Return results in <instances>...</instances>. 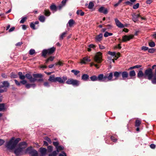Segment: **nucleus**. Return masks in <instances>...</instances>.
Wrapping results in <instances>:
<instances>
[{
  "label": "nucleus",
  "instance_id": "f257e3e1",
  "mask_svg": "<svg viewBox=\"0 0 156 156\" xmlns=\"http://www.w3.org/2000/svg\"><path fill=\"white\" fill-rule=\"evenodd\" d=\"M113 76L112 72H111L108 74V75H104L103 74H100L98 77L95 75L93 76L90 77V80L92 81H98L99 82H106L112 80Z\"/></svg>",
  "mask_w": 156,
  "mask_h": 156
},
{
  "label": "nucleus",
  "instance_id": "f03ea898",
  "mask_svg": "<svg viewBox=\"0 0 156 156\" xmlns=\"http://www.w3.org/2000/svg\"><path fill=\"white\" fill-rule=\"evenodd\" d=\"M21 140V139L17 138L16 139L12 137L10 140L7 141L5 144V146L7 150H12L15 148L17 144Z\"/></svg>",
  "mask_w": 156,
  "mask_h": 156
},
{
  "label": "nucleus",
  "instance_id": "7ed1b4c3",
  "mask_svg": "<svg viewBox=\"0 0 156 156\" xmlns=\"http://www.w3.org/2000/svg\"><path fill=\"white\" fill-rule=\"evenodd\" d=\"M32 75L34 78H33L32 76L30 73L26 74V77L29 80L31 83L34 82L36 81L40 82L43 81V79L42 78L43 76L41 74H33Z\"/></svg>",
  "mask_w": 156,
  "mask_h": 156
},
{
  "label": "nucleus",
  "instance_id": "20e7f679",
  "mask_svg": "<svg viewBox=\"0 0 156 156\" xmlns=\"http://www.w3.org/2000/svg\"><path fill=\"white\" fill-rule=\"evenodd\" d=\"M2 85H0V102H1L2 99V96L1 93L6 92L7 88L9 87L10 84L8 81H4L2 82Z\"/></svg>",
  "mask_w": 156,
  "mask_h": 156
},
{
  "label": "nucleus",
  "instance_id": "39448f33",
  "mask_svg": "<svg viewBox=\"0 0 156 156\" xmlns=\"http://www.w3.org/2000/svg\"><path fill=\"white\" fill-rule=\"evenodd\" d=\"M67 80L66 76H63L62 77H55L54 75H52L49 76L48 80L51 82H58L61 83H63L65 81Z\"/></svg>",
  "mask_w": 156,
  "mask_h": 156
},
{
  "label": "nucleus",
  "instance_id": "423d86ee",
  "mask_svg": "<svg viewBox=\"0 0 156 156\" xmlns=\"http://www.w3.org/2000/svg\"><path fill=\"white\" fill-rule=\"evenodd\" d=\"M145 79H147L149 80H151L153 76V75L152 71V69L148 68L145 70Z\"/></svg>",
  "mask_w": 156,
  "mask_h": 156
},
{
  "label": "nucleus",
  "instance_id": "0eeeda50",
  "mask_svg": "<svg viewBox=\"0 0 156 156\" xmlns=\"http://www.w3.org/2000/svg\"><path fill=\"white\" fill-rule=\"evenodd\" d=\"M25 153L28 152L31 156H38L37 151L32 148V147H27L25 151Z\"/></svg>",
  "mask_w": 156,
  "mask_h": 156
},
{
  "label": "nucleus",
  "instance_id": "6e6552de",
  "mask_svg": "<svg viewBox=\"0 0 156 156\" xmlns=\"http://www.w3.org/2000/svg\"><path fill=\"white\" fill-rule=\"evenodd\" d=\"M66 83L68 84H72L73 86H78L79 85V81L73 79H69Z\"/></svg>",
  "mask_w": 156,
  "mask_h": 156
},
{
  "label": "nucleus",
  "instance_id": "1a4fd4ad",
  "mask_svg": "<svg viewBox=\"0 0 156 156\" xmlns=\"http://www.w3.org/2000/svg\"><path fill=\"white\" fill-rule=\"evenodd\" d=\"M102 53L100 52H98L95 55L94 59L95 62L97 63H100L102 61Z\"/></svg>",
  "mask_w": 156,
  "mask_h": 156
},
{
  "label": "nucleus",
  "instance_id": "9d476101",
  "mask_svg": "<svg viewBox=\"0 0 156 156\" xmlns=\"http://www.w3.org/2000/svg\"><path fill=\"white\" fill-rule=\"evenodd\" d=\"M53 144L55 147L56 149V151L58 153L60 151L64 149V147L62 146H58L59 143L58 142H53Z\"/></svg>",
  "mask_w": 156,
  "mask_h": 156
},
{
  "label": "nucleus",
  "instance_id": "9b49d317",
  "mask_svg": "<svg viewBox=\"0 0 156 156\" xmlns=\"http://www.w3.org/2000/svg\"><path fill=\"white\" fill-rule=\"evenodd\" d=\"M28 144L26 141H22L19 143L18 146L24 151V149L27 147Z\"/></svg>",
  "mask_w": 156,
  "mask_h": 156
},
{
  "label": "nucleus",
  "instance_id": "f8f14e48",
  "mask_svg": "<svg viewBox=\"0 0 156 156\" xmlns=\"http://www.w3.org/2000/svg\"><path fill=\"white\" fill-rule=\"evenodd\" d=\"M134 37L132 35H130L129 36L125 35L122 37V42H126L132 39Z\"/></svg>",
  "mask_w": 156,
  "mask_h": 156
},
{
  "label": "nucleus",
  "instance_id": "ddd939ff",
  "mask_svg": "<svg viewBox=\"0 0 156 156\" xmlns=\"http://www.w3.org/2000/svg\"><path fill=\"white\" fill-rule=\"evenodd\" d=\"M24 151L18 147L14 150V153L16 155H21L23 154Z\"/></svg>",
  "mask_w": 156,
  "mask_h": 156
},
{
  "label": "nucleus",
  "instance_id": "4468645a",
  "mask_svg": "<svg viewBox=\"0 0 156 156\" xmlns=\"http://www.w3.org/2000/svg\"><path fill=\"white\" fill-rule=\"evenodd\" d=\"M115 21L116 25L118 27L120 28H123L125 27V26L123 24L121 23L117 18L115 19Z\"/></svg>",
  "mask_w": 156,
  "mask_h": 156
},
{
  "label": "nucleus",
  "instance_id": "2eb2a0df",
  "mask_svg": "<svg viewBox=\"0 0 156 156\" xmlns=\"http://www.w3.org/2000/svg\"><path fill=\"white\" fill-rule=\"evenodd\" d=\"M91 61V60L88 57H85L83 58L80 62V63L81 64H85L87 62H90Z\"/></svg>",
  "mask_w": 156,
  "mask_h": 156
},
{
  "label": "nucleus",
  "instance_id": "dca6fc26",
  "mask_svg": "<svg viewBox=\"0 0 156 156\" xmlns=\"http://www.w3.org/2000/svg\"><path fill=\"white\" fill-rule=\"evenodd\" d=\"M121 74L122 76V78L121 80H125L126 78H127L128 76V73L126 71H123L121 72Z\"/></svg>",
  "mask_w": 156,
  "mask_h": 156
},
{
  "label": "nucleus",
  "instance_id": "f3484780",
  "mask_svg": "<svg viewBox=\"0 0 156 156\" xmlns=\"http://www.w3.org/2000/svg\"><path fill=\"white\" fill-rule=\"evenodd\" d=\"M98 11L99 12L105 14H107L108 12L107 9L103 6H101L100 8L98 9Z\"/></svg>",
  "mask_w": 156,
  "mask_h": 156
},
{
  "label": "nucleus",
  "instance_id": "a211bd4d",
  "mask_svg": "<svg viewBox=\"0 0 156 156\" xmlns=\"http://www.w3.org/2000/svg\"><path fill=\"white\" fill-rule=\"evenodd\" d=\"M102 34L100 33L98 35L96 36L95 38V41L97 42H100L102 40Z\"/></svg>",
  "mask_w": 156,
  "mask_h": 156
},
{
  "label": "nucleus",
  "instance_id": "6ab92c4d",
  "mask_svg": "<svg viewBox=\"0 0 156 156\" xmlns=\"http://www.w3.org/2000/svg\"><path fill=\"white\" fill-rule=\"evenodd\" d=\"M132 20L134 22H136L138 20V18L140 16L139 14H136L135 13H133L132 15Z\"/></svg>",
  "mask_w": 156,
  "mask_h": 156
},
{
  "label": "nucleus",
  "instance_id": "aec40b11",
  "mask_svg": "<svg viewBox=\"0 0 156 156\" xmlns=\"http://www.w3.org/2000/svg\"><path fill=\"white\" fill-rule=\"evenodd\" d=\"M55 48L53 47L47 49L48 53V55H50L53 53L55 51Z\"/></svg>",
  "mask_w": 156,
  "mask_h": 156
},
{
  "label": "nucleus",
  "instance_id": "412c9836",
  "mask_svg": "<svg viewBox=\"0 0 156 156\" xmlns=\"http://www.w3.org/2000/svg\"><path fill=\"white\" fill-rule=\"evenodd\" d=\"M137 76L140 79L142 77L145 78V73H144L141 70H139L137 73Z\"/></svg>",
  "mask_w": 156,
  "mask_h": 156
},
{
  "label": "nucleus",
  "instance_id": "4be33fe9",
  "mask_svg": "<svg viewBox=\"0 0 156 156\" xmlns=\"http://www.w3.org/2000/svg\"><path fill=\"white\" fill-rule=\"evenodd\" d=\"M121 72H117L115 71L113 73V75L115 77L114 80H117L119 76L121 74Z\"/></svg>",
  "mask_w": 156,
  "mask_h": 156
},
{
  "label": "nucleus",
  "instance_id": "5701e85b",
  "mask_svg": "<svg viewBox=\"0 0 156 156\" xmlns=\"http://www.w3.org/2000/svg\"><path fill=\"white\" fill-rule=\"evenodd\" d=\"M89 78V75L86 74H83L81 76V79L84 81H87Z\"/></svg>",
  "mask_w": 156,
  "mask_h": 156
},
{
  "label": "nucleus",
  "instance_id": "b1692460",
  "mask_svg": "<svg viewBox=\"0 0 156 156\" xmlns=\"http://www.w3.org/2000/svg\"><path fill=\"white\" fill-rule=\"evenodd\" d=\"M75 23V21L73 19H70L68 21V23L67 24V26H68L71 27Z\"/></svg>",
  "mask_w": 156,
  "mask_h": 156
},
{
  "label": "nucleus",
  "instance_id": "393cba45",
  "mask_svg": "<svg viewBox=\"0 0 156 156\" xmlns=\"http://www.w3.org/2000/svg\"><path fill=\"white\" fill-rule=\"evenodd\" d=\"M40 151L42 155H45L47 152V149L45 148L41 147L40 148Z\"/></svg>",
  "mask_w": 156,
  "mask_h": 156
},
{
  "label": "nucleus",
  "instance_id": "a878e982",
  "mask_svg": "<svg viewBox=\"0 0 156 156\" xmlns=\"http://www.w3.org/2000/svg\"><path fill=\"white\" fill-rule=\"evenodd\" d=\"M18 75L19 76V78L20 80H24L26 77V75H23L22 72H19L18 73Z\"/></svg>",
  "mask_w": 156,
  "mask_h": 156
},
{
  "label": "nucleus",
  "instance_id": "bb28decb",
  "mask_svg": "<svg viewBox=\"0 0 156 156\" xmlns=\"http://www.w3.org/2000/svg\"><path fill=\"white\" fill-rule=\"evenodd\" d=\"M153 79L152 80V82L153 84H156V69H155V73L154 74Z\"/></svg>",
  "mask_w": 156,
  "mask_h": 156
},
{
  "label": "nucleus",
  "instance_id": "cd10ccee",
  "mask_svg": "<svg viewBox=\"0 0 156 156\" xmlns=\"http://www.w3.org/2000/svg\"><path fill=\"white\" fill-rule=\"evenodd\" d=\"M47 55H48V53L47 51V50L46 49H44L42 52L41 53V55L45 57Z\"/></svg>",
  "mask_w": 156,
  "mask_h": 156
},
{
  "label": "nucleus",
  "instance_id": "c85d7f7f",
  "mask_svg": "<svg viewBox=\"0 0 156 156\" xmlns=\"http://www.w3.org/2000/svg\"><path fill=\"white\" fill-rule=\"evenodd\" d=\"M45 20V17L42 15H40L39 16V20L42 23L44 22Z\"/></svg>",
  "mask_w": 156,
  "mask_h": 156
},
{
  "label": "nucleus",
  "instance_id": "c756f323",
  "mask_svg": "<svg viewBox=\"0 0 156 156\" xmlns=\"http://www.w3.org/2000/svg\"><path fill=\"white\" fill-rule=\"evenodd\" d=\"M67 34V31H65L62 33L59 36V39L60 40H62L63 39L66 35Z\"/></svg>",
  "mask_w": 156,
  "mask_h": 156
},
{
  "label": "nucleus",
  "instance_id": "7c9ffc66",
  "mask_svg": "<svg viewBox=\"0 0 156 156\" xmlns=\"http://www.w3.org/2000/svg\"><path fill=\"white\" fill-rule=\"evenodd\" d=\"M55 58L54 56H51L48 59L45 60V63H47L49 61H52L54 58Z\"/></svg>",
  "mask_w": 156,
  "mask_h": 156
},
{
  "label": "nucleus",
  "instance_id": "2f4dec72",
  "mask_svg": "<svg viewBox=\"0 0 156 156\" xmlns=\"http://www.w3.org/2000/svg\"><path fill=\"white\" fill-rule=\"evenodd\" d=\"M50 9L51 10L56 11L57 10V7L55 5H52L50 6Z\"/></svg>",
  "mask_w": 156,
  "mask_h": 156
},
{
  "label": "nucleus",
  "instance_id": "473e14b6",
  "mask_svg": "<svg viewBox=\"0 0 156 156\" xmlns=\"http://www.w3.org/2000/svg\"><path fill=\"white\" fill-rule=\"evenodd\" d=\"M76 14L78 15H80L81 16H82L84 15V13L81 10H78L77 11Z\"/></svg>",
  "mask_w": 156,
  "mask_h": 156
},
{
  "label": "nucleus",
  "instance_id": "72a5a7b5",
  "mask_svg": "<svg viewBox=\"0 0 156 156\" xmlns=\"http://www.w3.org/2000/svg\"><path fill=\"white\" fill-rule=\"evenodd\" d=\"M129 75L131 77H134L136 75L135 71L133 70L129 72Z\"/></svg>",
  "mask_w": 156,
  "mask_h": 156
},
{
  "label": "nucleus",
  "instance_id": "f704fd0d",
  "mask_svg": "<svg viewBox=\"0 0 156 156\" xmlns=\"http://www.w3.org/2000/svg\"><path fill=\"white\" fill-rule=\"evenodd\" d=\"M113 35V34L111 33H109L108 32H105L104 34V36L105 37H107L109 36H111Z\"/></svg>",
  "mask_w": 156,
  "mask_h": 156
},
{
  "label": "nucleus",
  "instance_id": "c9c22d12",
  "mask_svg": "<svg viewBox=\"0 0 156 156\" xmlns=\"http://www.w3.org/2000/svg\"><path fill=\"white\" fill-rule=\"evenodd\" d=\"M58 152L56 151H53L52 153L49 154V156H56Z\"/></svg>",
  "mask_w": 156,
  "mask_h": 156
},
{
  "label": "nucleus",
  "instance_id": "e433bc0d",
  "mask_svg": "<svg viewBox=\"0 0 156 156\" xmlns=\"http://www.w3.org/2000/svg\"><path fill=\"white\" fill-rule=\"evenodd\" d=\"M94 3L92 2H90L89 3L88 8L90 9H92L94 7Z\"/></svg>",
  "mask_w": 156,
  "mask_h": 156
},
{
  "label": "nucleus",
  "instance_id": "4c0bfd02",
  "mask_svg": "<svg viewBox=\"0 0 156 156\" xmlns=\"http://www.w3.org/2000/svg\"><path fill=\"white\" fill-rule=\"evenodd\" d=\"M48 151V152H51L53 150V147L51 146H49L47 147Z\"/></svg>",
  "mask_w": 156,
  "mask_h": 156
},
{
  "label": "nucleus",
  "instance_id": "58836bf2",
  "mask_svg": "<svg viewBox=\"0 0 156 156\" xmlns=\"http://www.w3.org/2000/svg\"><path fill=\"white\" fill-rule=\"evenodd\" d=\"M141 124V122L138 120H136L135 122V126L136 127H139Z\"/></svg>",
  "mask_w": 156,
  "mask_h": 156
},
{
  "label": "nucleus",
  "instance_id": "ea45409f",
  "mask_svg": "<svg viewBox=\"0 0 156 156\" xmlns=\"http://www.w3.org/2000/svg\"><path fill=\"white\" fill-rule=\"evenodd\" d=\"M30 26L33 30H36L37 29V28L35 27V25L34 22H32L30 23Z\"/></svg>",
  "mask_w": 156,
  "mask_h": 156
},
{
  "label": "nucleus",
  "instance_id": "a19ab883",
  "mask_svg": "<svg viewBox=\"0 0 156 156\" xmlns=\"http://www.w3.org/2000/svg\"><path fill=\"white\" fill-rule=\"evenodd\" d=\"M51 14L49 10H44V15L47 16H49Z\"/></svg>",
  "mask_w": 156,
  "mask_h": 156
},
{
  "label": "nucleus",
  "instance_id": "79ce46f5",
  "mask_svg": "<svg viewBox=\"0 0 156 156\" xmlns=\"http://www.w3.org/2000/svg\"><path fill=\"white\" fill-rule=\"evenodd\" d=\"M27 19V18L26 17H23L21 18L20 23H23Z\"/></svg>",
  "mask_w": 156,
  "mask_h": 156
},
{
  "label": "nucleus",
  "instance_id": "37998d69",
  "mask_svg": "<svg viewBox=\"0 0 156 156\" xmlns=\"http://www.w3.org/2000/svg\"><path fill=\"white\" fill-rule=\"evenodd\" d=\"M5 108V104L4 103L0 104V111H2Z\"/></svg>",
  "mask_w": 156,
  "mask_h": 156
},
{
  "label": "nucleus",
  "instance_id": "c03bdc74",
  "mask_svg": "<svg viewBox=\"0 0 156 156\" xmlns=\"http://www.w3.org/2000/svg\"><path fill=\"white\" fill-rule=\"evenodd\" d=\"M35 52V51L34 49H31L30 50L29 52V54L31 55L34 54Z\"/></svg>",
  "mask_w": 156,
  "mask_h": 156
},
{
  "label": "nucleus",
  "instance_id": "a18cd8bd",
  "mask_svg": "<svg viewBox=\"0 0 156 156\" xmlns=\"http://www.w3.org/2000/svg\"><path fill=\"white\" fill-rule=\"evenodd\" d=\"M149 46L151 47H153L155 46V44L153 41H152L149 43Z\"/></svg>",
  "mask_w": 156,
  "mask_h": 156
},
{
  "label": "nucleus",
  "instance_id": "49530a36",
  "mask_svg": "<svg viewBox=\"0 0 156 156\" xmlns=\"http://www.w3.org/2000/svg\"><path fill=\"white\" fill-rule=\"evenodd\" d=\"M71 72L73 73L75 75H76L77 74L80 73V71L78 70H72L71 71Z\"/></svg>",
  "mask_w": 156,
  "mask_h": 156
},
{
  "label": "nucleus",
  "instance_id": "de8ad7c7",
  "mask_svg": "<svg viewBox=\"0 0 156 156\" xmlns=\"http://www.w3.org/2000/svg\"><path fill=\"white\" fill-rule=\"evenodd\" d=\"M139 6V4L137 3L136 4L134 5L133 6V8L134 9H138Z\"/></svg>",
  "mask_w": 156,
  "mask_h": 156
},
{
  "label": "nucleus",
  "instance_id": "09e8293b",
  "mask_svg": "<svg viewBox=\"0 0 156 156\" xmlns=\"http://www.w3.org/2000/svg\"><path fill=\"white\" fill-rule=\"evenodd\" d=\"M88 47L90 48L91 49L92 48L94 49H95L96 48V46L93 44H90L88 45Z\"/></svg>",
  "mask_w": 156,
  "mask_h": 156
},
{
  "label": "nucleus",
  "instance_id": "8fccbe9b",
  "mask_svg": "<svg viewBox=\"0 0 156 156\" xmlns=\"http://www.w3.org/2000/svg\"><path fill=\"white\" fill-rule=\"evenodd\" d=\"M66 4H65V3H61V4H60V5H59L58 7V9H59V10H61V9L64 6H65Z\"/></svg>",
  "mask_w": 156,
  "mask_h": 156
},
{
  "label": "nucleus",
  "instance_id": "3c124183",
  "mask_svg": "<svg viewBox=\"0 0 156 156\" xmlns=\"http://www.w3.org/2000/svg\"><path fill=\"white\" fill-rule=\"evenodd\" d=\"M44 87H50L49 83L48 82H44Z\"/></svg>",
  "mask_w": 156,
  "mask_h": 156
},
{
  "label": "nucleus",
  "instance_id": "603ef678",
  "mask_svg": "<svg viewBox=\"0 0 156 156\" xmlns=\"http://www.w3.org/2000/svg\"><path fill=\"white\" fill-rule=\"evenodd\" d=\"M108 54L112 56H115L116 57V53L115 52H111L110 51H109L108 52Z\"/></svg>",
  "mask_w": 156,
  "mask_h": 156
},
{
  "label": "nucleus",
  "instance_id": "864d4df0",
  "mask_svg": "<svg viewBox=\"0 0 156 156\" xmlns=\"http://www.w3.org/2000/svg\"><path fill=\"white\" fill-rule=\"evenodd\" d=\"M148 49V48L146 46H143L141 47V50L144 51H146Z\"/></svg>",
  "mask_w": 156,
  "mask_h": 156
},
{
  "label": "nucleus",
  "instance_id": "5fc2aeb1",
  "mask_svg": "<svg viewBox=\"0 0 156 156\" xmlns=\"http://www.w3.org/2000/svg\"><path fill=\"white\" fill-rule=\"evenodd\" d=\"M14 82L18 86H20V82H18L16 80H14Z\"/></svg>",
  "mask_w": 156,
  "mask_h": 156
},
{
  "label": "nucleus",
  "instance_id": "6e6d98bb",
  "mask_svg": "<svg viewBox=\"0 0 156 156\" xmlns=\"http://www.w3.org/2000/svg\"><path fill=\"white\" fill-rule=\"evenodd\" d=\"M59 156H66V154L64 151H62L59 154Z\"/></svg>",
  "mask_w": 156,
  "mask_h": 156
},
{
  "label": "nucleus",
  "instance_id": "4d7b16f0",
  "mask_svg": "<svg viewBox=\"0 0 156 156\" xmlns=\"http://www.w3.org/2000/svg\"><path fill=\"white\" fill-rule=\"evenodd\" d=\"M111 139L112 141L115 142H116L117 140V139L113 136H111Z\"/></svg>",
  "mask_w": 156,
  "mask_h": 156
},
{
  "label": "nucleus",
  "instance_id": "13d9d810",
  "mask_svg": "<svg viewBox=\"0 0 156 156\" xmlns=\"http://www.w3.org/2000/svg\"><path fill=\"white\" fill-rule=\"evenodd\" d=\"M27 81L26 80H23L20 81V84L22 83L23 85H26L27 84Z\"/></svg>",
  "mask_w": 156,
  "mask_h": 156
},
{
  "label": "nucleus",
  "instance_id": "bf43d9fd",
  "mask_svg": "<svg viewBox=\"0 0 156 156\" xmlns=\"http://www.w3.org/2000/svg\"><path fill=\"white\" fill-rule=\"evenodd\" d=\"M148 52L150 53H153L154 51V49L153 48L148 49Z\"/></svg>",
  "mask_w": 156,
  "mask_h": 156
},
{
  "label": "nucleus",
  "instance_id": "052dcab7",
  "mask_svg": "<svg viewBox=\"0 0 156 156\" xmlns=\"http://www.w3.org/2000/svg\"><path fill=\"white\" fill-rule=\"evenodd\" d=\"M15 29V27H11L9 30V32H13L14 31Z\"/></svg>",
  "mask_w": 156,
  "mask_h": 156
},
{
  "label": "nucleus",
  "instance_id": "680f3d73",
  "mask_svg": "<svg viewBox=\"0 0 156 156\" xmlns=\"http://www.w3.org/2000/svg\"><path fill=\"white\" fill-rule=\"evenodd\" d=\"M25 87L27 89H29L31 87V84L27 83L25 85Z\"/></svg>",
  "mask_w": 156,
  "mask_h": 156
},
{
  "label": "nucleus",
  "instance_id": "e2e57ef3",
  "mask_svg": "<svg viewBox=\"0 0 156 156\" xmlns=\"http://www.w3.org/2000/svg\"><path fill=\"white\" fill-rule=\"evenodd\" d=\"M45 140H47V141H48L49 143L51 144V141L50 139V138L49 137H45Z\"/></svg>",
  "mask_w": 156,
  "mask_h": 156
},
{
  "label": "nucleus",
  "instance_id": "0e129e2a",
  "mask_svg": "<svg viewBox=\"0 0 156 156\" xmlns=\"http://www.w3.org/2000/svg\"><path fill=\"white\" fill-rule=\"evenodd\" d=\"M23 42H18L16 44V46H20L23 44Z\"/></svg>",
  "mask_w": 156,
  "mask_h": 156
},
{
  "label": "nucleus",
  "instance_id": "69168bd1",
  "mask_svg": "<svg viewBox=\"0 0 156 156\" xmlns=\"http://www.w3.org/2000/svg\"><path fill=\"white\" fill-rule=\"evenodd\" d=\"M99 48L101 49H105V47H104V46L102 45H101V44H99Z\"/></svg>",
  "mask_w": 156,
  "mask_h": 156
},
{
  "label": "nucleus",
  "instance_id": "338daca9",
  "mask_svg": "<svg viewBox=\"0 0 156 156\" xmlns=\"http://www.w3.org/2000/svg\"><path fill=\"white\" fill-rule=\"evenodd\" d=\"M125 4L126 5H130L131 6L133 5V3L129 1H126L125 2Z\"/></svg>",
  "mask_w": 156,
  "mask_h": 156
},
{
  "label": "nucleus",
  "instance_id": "774afa93",
  "mask_svg": "<svg viewBox=\"0 0 156 156\" xmlns=\"http://www.w3.org/2000/svg\"><path fill=\"white\" fill-rule=\"evenodd\" d=\"M152 2V0H147L146 1V3L147 4H150Z\"/></svg>",
  "mask_w": 156,
  "mask_h": 156
}]
</instances>
